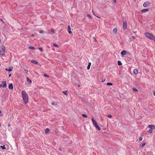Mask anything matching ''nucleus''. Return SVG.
I'll return each instance as SVG.
<instances>
[{"label":"nucleus","mask_w":155,"mask_h":155,"mask_svg":"<svg viewBox=\"0 0 155 155\" xmlns=\"http://www.w3.org/2000/svg\"><path fill=\"white\" fill-rule=\"evenodd\" d=\"M22 95L23 100L25 104L27 103L28 101V96L27 94L24 91H22Z\"/></svg>","instance_id":"obj_1"},{"label":"nucleus","mask_w":155,"mask_h":155,"mask_svg":"<svg viewBox=\"0 0 155 155\" xmlns=\"http://www.w3.org/2000/svg\"><path fill=\"white\" fill-rule=\"evenodd\" d=\"M145 35L146 37L149 39L155 41V37L151 34L148 32H147L145 34Z\"/></svg>","instance_id":"obj_2"},{"label":"nucleus","mask_w":155,"mask_h":155,"mask_svg":"<svg viewBox=\"0 0 155 155\" xmlns=\"http://www.w3.org/2000/svg\"><path fill=\"white\" fill-rule=\"evenodd\" d=\"M5 48L4 45L2 46L0 48V55L4 56L5 55Z\"/></svg>","instance_id":"obj_3"},{"label":"nucleus","mask_w":155,"mask_h":155,"mask_svg":"<svg viewBox=\"0 0 155 155\" xmlns=\"http://www.w3.org/2000/svg\"><path fill=\"white\" fill-rule=\"evenodd\" d=\"M7 84L6 81H3L2 83L0 84V88H4L6 87Z\"/></svg>","instance_id":"obj_4"},{"label":"nucleus","mask_w":155,"mask_h":155,"mask_svg":"<svg viewBox=\"0 0 155 155\" xmlns=\"http://www.w3.org/2000/svg\"><path fill=\"white\" fill-rule=\"evenodd\" d=\"M150 5V3L148 2H145L143 5V6L144 7H147L149 6Z\"/></svg>","instance_id":"obj_5"},{"label":"nucleus","mask_w":155,"mask_h":155,"mask_svg":"<svg viewBox=\"0 0 155 155\" xmlns=\"http://www.w3.org/2000/svg\"><path fill=\"white\" fill-rule=\"evenodd\" d=\"M123 28L124 30H125L127 28V22L126 21L124 20L123 21Z\"/></svg>","instance_id":"obj_6"},{"label":"nucleus","mask_w":155,"mask_h":155,"mask_svg":"<svg viewBox=\"0 0 155 155\" xmlns=\"http://www.w3.org/2000/svg\"><path fill=\"white\" fill-rule=\"evenodd\" d=\"M127 51H126L124 50L121 51V56L122 57H124L126 53H127Z\"/></svg>","instance_id":"obj_7"},{"label":"nucleus","mask_w":155,"mask_h":155,"mask_svg":"<svg viewBox=\"0 0 155 155\" xmlns=\"http://www.w3.org/2000/svg\"><path fill=\"white\" fill-rule=\"evenodd\" d=\"M91 119H92V121L93 124V125L94 126H95L96 124H97V123L96 121L95 120L93 119V118H92Z\"/></svg>","instance_id":"obj_8"},{"label":"nucleus","mask_w":155,"mask_h":155,"mask_svg":"<svg viewBox=\"0 0 155 155\" xmlns=\"http://www.w3.org/2000/svg\"><path fill=\"white\" fill-rule=\"evenodd\" d=\"M148 127L150 128V129H154L155 128V127L154 125H149L148 126Z\"/></svg>","instance_id":"obj_9"},{"label":"nucleus","mask_w":155,"mask_h":155,"mask_svg":"<svg viewBox=\"0 0 155 155\" xmlns=\"http://www.w3.org/2000/svg\"><path fill=\"white\" fill-rule=\"evenodd\" d=\"M8 88L9 89L11 90H12L13 89V86L12 84H10L9 85Z\"/></svg>","instance_id":"obj_10"},{"label":"nucleus","mask_w":155,"mask_h":155,"mask_svg":"<svg viewBox=\"0 0 155 155\" xmlns=\"http://www.w3.org/2000/svg\"><path fill=\"white\" fill-rule=\"evenodd\" d=\"M12 69H13V67H11L9 68L8 69L6 68L5 69V70L8 71H12Z\"/></svg>","instance_id":"obj_11"},{"label":"nucleus","mask_w":155,"mask_h":155,"mask_svg":"<svg viewBox=\"0 0 155 155\" xmlns=\"http://www.w3.org/2000/svg\"><path fill=\"white\" fill-rule=\"evenodd\" d=\"M117 31V29L116 28H114L113 30V32L115 34H116Z\"/></svg>","instance_id":"obj_12"},{"label":"nucleus","mask_w":155,"mask_h":155,"mask_svg":"<svg viewBox=\"0 0 155 155\" xmlns=\"http://www.w3.org/2000/svg\"><path fill=\"white\" fill-rule=\"evenodd\" d=\"M91 62H89L88 63V65L87 66V70H89L90 69V66H91Z\"/></svg>","instance_id":"obj_13"},{"label":"nucleus","mask_w":155,"mask_h":155,"mask_svg":"<svg viewBox=\"0 0 155 155\" xmlns=\"http://www.w3.org/2000/svg\"><path fill=\"white\" fill-rule=\"evenodd\" d=\"M148 9H143L141 11V12H145L148 11Z\"/></svg>","instance_id":"obj_14"},{"label":"nucleus","mask_w":155,"mask_h":155,"mask_svg":"<svg viewBox=\"0 0 155 155\" xmlns=\"http://www.w3.org/2000/svg\"><path fill=\"white\" fill-rule=\"evenodd\" d=\"M95 127L97 128L98 130H101L100 128L98 126L97 124H96L95 126H94Z\"/></svg>","instance_id":"obj_15"},{"label":"nucleus","mask_w":155,"mask_h":155,"mask_svg":"<svg viewBox=\"0 0 155 155\" xmlns=\"http://www.w3.org/2000/svg\"><path fill=\"white\" fill-rule=\"evenodd\" d=\"M133 72H134V74H137L138 73L137 70L136 69H134V70Z\"/></svg>","instance_id":"obj_16"},{"label":"nucleus","mask_w":155,"mask_h":155,"mask_svg":"<svg viewBox=\"0 0 155 155\" xmlns=\"http://www.w3.org/2000/svg\"><path fill=\"white\" fill-rule=\"evenodd\" d=\"M31 62L35 64H38V62L34 60H32L31 61Z\"/></svg>","instance_id":"obj_17"},{"label":"nucleus","mask_w":155,"mask_h":155,"mask_svg":"<svg viewBox=\"0 0 155 155\" xmlns=\"http://www.w3.org/2000/svg\"><path fill=\"white\" fill-rule=\"evenodd\" d=\"M117 64H118V65H121L122 64V63L120 61H118Z\"/></svg>","instance_id":"obj_18"},{"label":"nucleus","mask_w":155,"mask_h":155,"mask_svg":"<svg viewBox=\"0 0 155 155\" xmlns=\"http://www.w3.org/2000/svg\"><path fill=\"white\" fill-rule=\"evenodd\" d=\"M27 81L29 82L30 83H31L32 82L28 78H27Z\"/></svg>","instance_id":"obj_19"},{"label":"nucleus","mask_w":155,"mask_h":155,"mask_svg":"<svg viewBox=\"0 0 155 155\" xmlns=\"http://www.w3.org/2000/svg\"><path fill=\"white\" fill-rule=\"evenodd\" d=\"M63 93L65 95H68V92L67 91H62Z\"/></svg>","instance_id":"obj_20"},{"label":"nucleus","mask_w":155,"mask_h":155,"mask_svg":"<svg viewBox=\"0 0 155 155\" xmlns=\"http://www.w3.org/2000/svg\"><path fill=\"white\" fill-rule=\"evenodd\" d=\"M133 90L135 92H138V90L135 88H134V87L133 88Z\"/></svg>","instance_id":"obj_21"},{"label":"nucleus","mask_w":155,"mask_h":155,"mask_svg":"<svg viewBox=\"0 0 155 155\" xmlns=\"http://www.w3.org/2000/svg\"><path fill=\"white\" fill-rule=\"evenodd\" d=\"M0 147H1L2 148V149L3 150L5 149H6V147H5L4 145L3 146H1Z\"/></svg>","instance_id":"obj_22"},{"label":"nucleus","mask_w":155,"mask_h":155,"mask_svg":"<svg viewBox=\"0 0 155 155\" xmlns=\"http://www.w3.org/2000/svg\"><path fill=\"white\" fill-rule=\"evenodd\" d=\"M53 45L55 47H58V48L59 47L58 46L57 44H54Z\"/></svg>","instance_id":"obj_23"},{"label":"nucleus","mask_w":155,"mask_h":155,"mask_svg":"<svg viewBox=\"0 0 155 155\" xmlns=\"http://www.w3.org/2000/svg\"><path fill=\"white\" fill-rule=\"evenodd\" d=\"M49 130L48 128H46L45 130L46 132L48 133L49 132Z\"/></svg>","instance_id":"obj_24"},{"label":"nucleus","mask_w":155,"mask_h":155,"mask_svg":"<svg viewBox=\"0 0 155 155\" xmlns=\"http://www.w3.org/2000/svg\"><path fill=\"white\" fill-rule=\"evenodd\" d=\"M82 116L83 117H85V118H87V115L84 114H82Z\"/></svg>","instance_id":"obj_25"},{"label":"nucleus","mask_w":155,"mask_h":155,"mask_svg":"<svg viewBox=\"0 0 155 155\" xmlns=\"http://www.w3.org/2000/svg\"><path fill=\"white\" fill-rule=\"evenodd\" d=\"M107 85H113V84L111 83H107Z\"/></svg>","instance_id":"obj_26"},{"label":"nucleus","mask_w":155,"mask_h":155,"mask_svg":"<svg viewBox=\"0 0 155 155\" xmlns=\"http://www.w3.org/2000/svg\"><path fill=\"white\" fill-rule=\"evenodd\" d=\"M152 131H153V130L151 129H150L149 130H148V132L149 133H151L152 132Z\"/></svg>","instance_id":"obj_27"},{"label":"nucleus","mask_w":155,"mask_h":155,"mask_svg":"<svg viewBox=\"0 0 155 155\" xmlns=\"http://www.w3.org/2000/svg\"><path fill=\"white\" fill-rule=\"evenodd\" d=\"M29 48L31 49H34V47L32 46H29Z\"/></svg>","instance_id":"obj_28"},{"label":"nucleus","mask_w":155,"mask_h":155,"mask_svg":"<svg viewBox=\"0 0 155 155\" xmlns=\"http://www.w3.org/2000/svg\"><path fill=\"white\" fill-rule=\"evenodd\" d=\"M71 30V27L70 25H68V30Z\"/></svg>","instance_id":"obj_29"},{"label":"nucleus","mask_w":155,"mask_h":155,"mask_svg":"<svg viewBox=\"0 0 155 155\" xmlns=\"http://www.w3.org/2000/svg\"><path fill=\"white\" fill-rule=\"evenodd\" d=\"M87 16L88 17H89V18H92V17H91V15H89V14H87Z\"/></svg>","instance_id":"obj_30"},{"label":"nucleus","mask_w":155,"mask_h":155,"mask_svg":"<svg viewBox=\"0 0 155 155\" xmlns=\"http://www.w3.org/2000/svg\"><path fill=\"white\" fill-rule=\"evenodd\" d=\"M143 139V138L142 137H140L139 138V141H141Z\"/></svg>","instance_id":"obj_31"},{"label":"nucleus","mask_w":155,"mask_h":155,"mask_svg":"<svg viewBox=\"0 0 155 155\" xmlns=\"http://www.w3.org/2000/svg\"><path fill=\"white\" fill-rule=\"evenodd\" d=\"M40 33H44V31L42 30H41L39 31Z\"/></svg>","instance_id":"obj_32"},{"label":"nucleus","mask_w":155,"mask_h":155,"mask_svg":"<svg viewBox=\"0 0 155 155\" xmlns=\"http://www.w3.org/2000/svg\"><path fill=\"white\" fill-rule=\"evenodd\" d=\"M51 32L52 33H54V30L53 29H51Z\"/></svg>","instance_id":"obj_33"},{"label":"nucleus","mask_w":155,"mask_h":155,"mask_svg":"<svg viewBox=\"0 0 155 155\" xmlns=\"http://www.w3.org/2000/svg\"><path fill=\"white\" fill-rule=\"evenodd\" d=\"M107 116H108V117L109 118H111V117H112V115H111V114H109V115H107Z\"/></svg>","instance_id":"obj_34"},{"label":"nucleus","mask_w":155,"mask_h":155,"mask_svg":"<svg viewBox=\"0 0 155 155\" xmlns=\"http://www.w3.org/2000/svg\"><path fill=\"white\" fill-rule=\"evenodd\" d=\"M43 75L45 77H49V76L48 75H47L46 74H44Z\"/></svg>","instance_id":"obj_35"},{"label":"nucleus","mask_w":155,"mask_h":155,"mask_svg":"<svg viewBox=\"0 0 155 155\" xmlns=\"http://www.w3.org/2000/svg\"><path fill=\"white\" fill-rule=\"evenodd\" d=\"M135 38V36H132V38H131L130 39H134Z\"/></svg>","instance_id":"obj_36"},{"label":"nucleus","mask_w":155,"mask_h":155,"mask_svg":"<svg viewBox=\"0 0 155 155\" xmlns=\"http://www.w3.org/2000/svg\"><path fill=\"white\" fill-rule=\"evenodd\" d=\"M146 144V143H143L142 145V147H143Z\"/></svg>","instance_id":"obj_37"},{"label":"nucleus","mask_w":155,"mask_h":155,"mask_svg":"<svg viewBox=\"0 0 155 155\" xmlns=\"http://www.w3.org/2000/svg\"><path fill=\"white\" fill-rule=\"evenodd\" d=\"M68 31V33L69 34H70L71 33H72V32L70 30H69V31Z\"/></svg>","instance_id":"obj_38"},{"label":"nucleus","mask_w":155,"mask_h":155,"mask_svg":"<svg viewBox=\"0 0 155 155\" xmlns=\"http://www.w3.org/2000/svg\"><path fill=\"white\" fill-rule=\"evenodd\" d=\"M38 48L41 51H42L43 50L42 48Z\"/></svg>","instance_id":"obj_39"},{"label":"nucleus","mask_w":155,"mask_h":155,"mask_svg":"<svg viewBox=\"0 0 155 155\" xmlns=\"http://www.w3.org/2000/svg\"><path fill=\"white\" fill-rule=\"evenodd\" d=\"M25 73L27 74V73L28 72V70H26V69H25Z\"/></svg>","instance_id":"obj_40"},{"label":"nucleus","mask_w":155,"mask_h":155,"mask_svg":"<svg viewBox=\"0 0 155 155\" xmlns=\"http://www.w3.org/2000/svg\"><path fill=\"white\" fill-rule=\"evenodd\" d=\"M113 2H114V3H116L117 2V0H112Z\"/></svg>","instance_id":"obj_41"},{"label":"nucleus","mask_w":155,"mask_h":155,"mask_svg":"<svg viewBox=\"0 0 155 155\" xmlns=\"http://www.w3.org/2000/svg\"><path fill=\"white\" fill-rule=\"evenodd\" d=\"M11 75H11V74H9V75H8V77H11Z\"/></svg>","instance_id":"obj_42"},{"label":"nucleus","mask_w":155,"mask_h":155,"mask_svg":"<svg viewBox=\"0 0 155 155\" xmlns=\"http://www.w3.org/2000/svg\"><path fill=\"white\" fill-rule=\"evenodd\" d=\"M0 20L1 21H2V22H3V19H2V18H0Z\"/></svg>","instance_id":"obj_43"},{"label":"nucleus","mask_w":155,"mask_h":155,"mask_svg":"<svg viewBox=\"0 0 155 155\" xmlns=\"http://www.w3.org/2000/svg\"><path fill=\"white\" fill-rule=\"evenodd\" d=\"M153 95L155 96V91H154L153 92Z\"/></svg>","instance_id":"obj_44"},{"label":"nucleus","mask_w":155,"mask_h":155,"mask_svg":"<svg viewBox=\"0 0 155 155\" xmlns=\"http://www.w3.org/2000/svg\"><path fill=\"white\" fill-rule=\"evenodd\" d=\"M52 104H53V105H54V102H53L52 103Z\"/></svg>","instance_id":"obj_45"},{"label":"nucleus","mask_w":155,"mask_h":155,"mask_svg":"<svg viewBox=\"0 0 155 155\" xmlns=\"http://www.w3.org/2000/svg\"><path fill=\"white\" fill-rule=\"evenodd\" d=\"M92 12L94 14V12L92 11Z\"/></svg>","instance_id":"obj_46"},{"label":"nucleus","mask_w":155,"mask_h":155,"mask_svg":"<svg viewBox=\"0 0 155 155\" xmlns=\"http://www.w3.org/2000/svg\"><path fill=\"white\" fill-rule=\"evenodd\" d=\"M34 36V35H31V36Z\"/></svg>","instance_id":"obj_47"},{"label":"nucleus","mask_w":155,"mask_h":155,"mask_svg":"<svg viewBox=\"0 0 155 155\" xmlns=\"http://www.w3.org/2000/svg\"><path fill=\"white\" fill-rule=\"evenodd\" d=\"M94 39L96 41V38H94Z\"/></svg>","instance_id":"obj_48"},{"label":"nucleus","mask_w":155,"mask_h":155,"mask_svg":"<svg viewBox=\"0 0 155 155\" xmlns=\"http://www.w3.org/2000/svg\"><path fill=\"white\" fill-rule=\"evenodd\" d=\"M1 111L0 110V113H1Z\"/></svg>","instance_id":"obj_49"},{"label":"nucleus","mask_w":155,"mask_h":155,"mask_svg":"<svg viewBox=\"0 0 155 155\" xmlns=\"http://www.w3.org/2000/svg\"><path fill=\"white\" fill-rule=\"evenodd\" d=\"M78 87H80L79 85H78Z\"/></svg>","instance_id":"obj_50"}]
</instances>
